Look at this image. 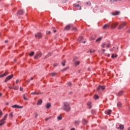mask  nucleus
I'll return each instance as SVG.
<instances>
[{"mask_svg": "<svg viewBox=\"0 0 130 130\" xmlns=\"http://www.w3.org/2000/svg\"><path fill=\"white\" fill-rule=\"evenodd\" d=\"M63 109L67 112H68L71 110V107H70V104L68 102L63 103Z\"/></svg>", "mask_w": 130, "mask_h": 130, "instance_id": "1", "label": "nucleus"}, {"mask_svg": "<svg viewBox=\"0 0 130 130\" xmlns=\"http://www.w3.org/2000/svg\"><path fill=\"white\" fill-rule=\"evenodd\" d=\"M8 115H9L8 114H5L3 118L0 120V126L4 125V124L6 123V120H7V118H8Z\"/></svg>", "mask_w": 130, "mask_h": 130, "instance_id": "2", "label": "nucleus"}, {"mask_svg": "<svg viewBox=\"0 0 130 130\" xmlns=\"http://www.w3.org/2000/svg\"><path fill=\"white\" fill-rule=\"evenodd\" d=\"M125 25H126V22H122L121 23L119 26V27H118V29H119V30H120V29H122V28H123L124 26H125Z\"/></svg>", "mask_w": 130, "mask_h": 130, "instance_id": "3", "label": "nucleus"}, {"mask_svg": "<svg viewBox=\"0 0 130 130\" xmlns=\"http://www.w3.org/2000/svg\"><path fill=\"white\" fill-rule=\"evenodd\" d=\"M13 78H14V75H11L8 76L5 80V82L7 83V82H8V81H10V80H11V79H13Z\"/></svg>", "mask_w": 130, "mask_h": 130, "instance_id": "4", "label": "nucleus"}, {"mask_svg": "<svg viewBox=\"0 0 130 130\" xmlns=\"http://www.w3.org/2000/svg\"><path fill=\"white\" fill-rule=\"evenodd\" d=\"M117 25H118V22H115V23L112 24L111 26V29H114L115 28H116Z\"/></svg>", "mask_w": 130, "mask_h": 130, "instance_id": "5", "label": "nucleus"}, {"mask_svg": "<svg viewBox=\"0 0 130 130\" xmlns=\"http://www.w3.org/2000/svg\"><path fill=\"white\" fill-rule=\"evenodd\" d=\"M36 38H38L39 39L42 37V34L40 32H38L37 34L35 35Z\"/></svg>", "mask_w": 130, "mask_h": 130, "instance_id": "6", "label": "nucleus"}, {"mask_svg": "<svg viewBox=\"0 0 130 130\" xmlns=\"http://www.w3.org/2000/svg\"><path fill=\"white\" fill-rule=\"evenodd\" d=\"M42 55V54H41V53H37L35 56V59H37V58H38V57H41Z\"/></svg>", "mask_w": 130, "mask_h": 130, "instance_id": "7", "label": "nucleus"}, {"mask_svg": "<svg viewBox=\"0 0 130 130\" xmlns=\"http://www.w3.org/2000/svg\"><path fill=\"white\" fill-rule=\"evenodd\" d=\"M105 86H99L98 88H97V91H99V90H105Z\"/></svg>", "mask_w": 130, "mask_h": 130, "instance_id": "8", "label": "nucleus"}, {"mask_svg": "<svg viewBox=\"0 0 130 130\" xmlns=\"http://www.w3.org/2000/svg\"><path fill=\"white\" fill-rule=\"evenodd\" d=\"M119 14H120V12L117 11H115V12H113L112 13L113 16H117V15H119Z\"/></svg>", "mask_w": 130, "mask_h": 130, "instance_id": "9", "label": "nucleus"}, {"mask_svg": "<svg viewBox=\"0 0 130 130\" xmlns=\"http://www.w3.org/2000/svg\"><path fill=\"white\" fill-rule=\"evenodd\" d=\"M12 108H20L22 109L23 108V106H19L17 105H14L12 106Z\"/></svg>", "mask_w": 130, "mask_h": 130, "instance_id": "10", "label": "nucleus"}, {"mask_svg": "<svg viewBox=\"0 0 130 130\" xmlns=\"http://www.w3.org/2000/svg\"><path fill=\"white\" fill-rule=\"evenodd\" d=\"M50 107H51V104H50V103H47L46 105V108H47V109H49Z\"/></svg>", "mask_w": 130, "mask_h": 130, "instance_id": "11", "label": "nucleus"}, {"mask_svg": "<svg viewBox=\"0 0 130 130\" xmlns=\"http://www.w3.org/2000/svg\"><path fill=\"white\" fill-rule=\"evenodd\" d=\"M105 113H106V114H108V115H109V114H111V110H107L105 111Z\"/></svg>", "mask_w": 130, "mask_h": 130, "instance_id": "12", "label": "nucleus"}, {"mask_svg": "<svg viewBox=\"0 0 130 130\" xmlns=\"http://www.w3.org/2000/svg\"><path fill=\"white\" fill-rule=\"evenodd\" d=\"M17 14L18 15H23V14H24V11L23 10H19L17 12Z\"/></svg>", "mask_w": 130, "mask_h": 130, "instance_id": "13", "label": "nucleus"}, {"mask_svg": "<svg viewBox=\"0 0 130 130\" xmlns=\"http://www.w3.org/2000/svg\"><path fill=\"white\" fill-rule=\"evenodd\" d=\"M74 8H79V10H82V8L81 7V6H80V5L78 4V5H74Z\"/></svg>", "mask_w": 130, "mask_h": 130, "instance_id": "14", "label": "nucleus"}, {"mask_svg": "<svg viewBox=\"0 0 130 130\" xmlns=\"http://www.w3.org/2000/svg\"><path fill=\"white\" fill-rule=\"evenodd\" d=\"M107 44L105 43H103L101 45L102 47H103V48H105V47H107Z\"/></svg>", "mask_w": 130, "mask_h": 130, "instance_id": "15", "label": "nucleus"}, {"mask_svg": "<svg viewBox=\"0 0 130 130\" xmlns=\"http://www.w3.org/2000/svg\"><path fill=\"white\" fill-rule=\"evenodd\" d=\"M8 74V72H5L3 75H0V78H3L4 77H6V76H7Z\"/></svg>", "mask_w": 130, "mask_h": 130, "instance_id": "16", "label": "nucleus"}, {"mask_svg": "<svg viewBox=\"0 0 130 130\" xmlns=\"http://www.w3.org/2000/svg\"><path fill=\"white\" fill-rule=\"evenodd\" d=\"M38 105H41L42 104V100H40L37 103Z\"/></svg>", "mask_w": 130, "mask_h": 130, "instance_id": "17", "label": "nucleus"}, {"mask_svg": "<svg viewBox=\"0 0 130 130\" xmlns=\"http://www.w3.org/2000/svg\"><path fill=\"white\" fill-rule=\"evenodd\" d=\"M118 96H121L122 95H123V91H120L118 93Z\"/></svg>", "mask_w": 130, "mask_h": 130, "instance_id": "18", "label": "nucleus"}, {"mask_svg": "<svg viewBox=\"0 0 130 130\" xmlns=\"http://www.w3.org/2000/svg\"><path fill=\"white\" fill-rule=\"evenodd\" d=\"M71 28V25H67L65 27V30H70Z\"/></svg>", "mask_w": 130, "mask_h": 130, "instance_id": "19", "label": "nucleus"}, {"mask_svg": "<svg viewBox=\"0 0 130 130\" xmlns=\"http://www.w3.org/2000/svg\"><path fill=\"white\" fill-rule=\"evenodd\" d=\"M101 40H102V37H100L96 40V42H99V41H101Z\"/></svg>", "mask_w": 130, "mask_h": 130, "instance_id": "20", "label": "nucleus"}, {"mask_svg": "<svg viewBox=\"0 0 130 130\" xmlns=\"http://www.w3.org/2000/svg\"><path fill=\"white\" fill-rule=\"evenodd\" d=\"M104 29H106V28H109V25L108 24H105L104 26H103Z\"/></svg>", "mask_w": 130, "mask_h": 130, "instance_id": "21", "label": "nucleus"}, {"mask_svg": "<svg viewBox=\"0 0 130 130\" xmlns=\"http://www.w3.org/2000/svg\"><path fill=\"white\" fill-rule=\"evenodd\" d=\"M31 94L32 95H39L40 93L38 92V93H36L35 92H31Z\"/></svg>", "mask_w": 130, "mask_h": 130, "instance_id": "22", "label": "nucleus"}, {"mask_svg": "<svg viewBox=\"0 0 130 130\" xmlns=\"http://www.w3.org/2000/svg\"><path fill=\"white\" fill-rule=\"evenodd\" d=\"M119 128L120 129H123V128H124V126L123 125L120 124L119 125Z\"/></svg>", "mask_w": 130, "mask_h": 130, "instance_id": "23", "label": "nucleus"}, {"mask_svg": "<svg viewBox=\"0 0 130 130\" xmlns=\"http://www.w3.org/2000/svg\"><path fill=\"white\" fill-rule=\"evenodd\" d=\"M87 105L88 106H89V108H92V106H91V102H88L87 103Z\"/></svg>", "mask_w": 130, "mask_h": 130, "instance_id": "24", "label": "nucleus"}, {"mask_svg": "<svg viewBox=\"0 0 130 130\" xmlns=\"http://www.w3.org/2000/svg\"><path fill=\"white\" fill-rule=\"evenodd\" d=\"M94 98L95 100H96V99H98V98H99V96H98V95L97 94H95L94 96Z\"/></svg>", "mask_w": 130, "mask_h": 130, "instance_id": "25", "label": "nucleus"}, {"mask_svg": "<svg viewBox=\"0 0 130 130\" xmlns=\"http://www.w3.org/2000/svg\"><path fill=\"white\" fill-rule=\"evenodd\" d=\"M114 57H117V55L116 54L114 55V54H113L112 55V58H114Z\"/></svg>", "mask_w": 130, "mask_h": 130, "instance_id": "26", "label": "nucleus"}, {"mask_svg": "<svg viewBox=\"0 0 130 130\" xmlns=\"http://www.w3.org/2000/svg\"><path fill=\"white\" fill-rule=\"evenodd\" d=\"M117 106H118V107H119V108L121 107V103H120V102L118 103V104H117Z\"/></svg>", "mask_w": 130, "mask_h": 130, "instance_id": "27", "label": "nucleus"}, {"mask_svg": "<svg viewBox=\"0 0 130 130\" xmlns=\"http://www.w3.org/2000/svg\"><path fill=\"white\" fill-rule=\"evenodd\" d=\"M87 122H88V121L87 120H86V119H83V124H86V123H87Z\"/></svg>", "mask_w": 130, "mask_h": 130, "instance_id": "28", "label": "nucleus"}, {"mask_svg": "<svg viewBox=\"0 0 130 130\" xmlns=\"http://www.w3.org/2000/svg\"><path fill=\"white\" fill-rule=\"evenodd\" d=\"M62 118V117L60 115L57 117V119L58 120H61Z\"/></svg>", "mask_w": 130, "mask_h": 130, "instance_id": "29", "label": "nucleus"}, {"mask_svg": "<svg viewBox=\"0 0 130 130\" xmlns=\"http://www.w3.org/2000/svg\"><path fill=\"white\" fill-rule=\"evenodd\" d=\"M34 55V52H31L29 53V56H33Z\"/></svg>", "mask_w": 130, "mask_h": 130, "instance_id": "30", "label": "nucleus"}, {"mask_svg": "<svg viewBox=\"0 0 130 130\" xmlns=\"http://www.w3.org/2000/svg\"><path fill=\"white\" fill-rule=\"evenodd\" d=\"M89 52L90 53H93V52H95V50H93V49H91V50H90Z\"/></svg>", "mask_w": 130, "mask_h": 130, "instance_id": "31", "label": "nucleus"}, {"mask_svg": "<svg viewBox=\"0 0 130 130\" xmlns=\"http://www.w3.org/2000/svg\"><path fill=\"white\" fill-rule=\"evenodd\" d=\"M9 117H13V112H12L10 114H9Z\"/></svg>", "mask_w": 130, "mask_h": 130, "instance_id": "32", "label": "nucleus"}, {"mask_svg": "<svg viewBox=\"0 0 130 130\" xmlns=\"http://www.w3.org/2000/svg\"><path fill=\"white\" fill-rule=\"evenodd\" d=\"M75 124H79L80 123V121H75Z\"/></svg>", "mask_w": 130, "mask_h": 130, "instance_id": "33", "label": "nucleus"}, {"mask_svg": "<svg viewBox=\"0 0 130 130\" xmlns=\"http://www.w3.org/2000/svg\"><path fill=\"white\" fill-rule=\"evenodd\" d=\"M87 6H91V2L90 1L86 3Z\"/></svg>", "mask_w": 130, "mask_h": 130, "instance_id": "34", "label": "nucleus"}, {"mask_svg": "<svg viewBox=\"0 0 130 130\" xmlns=\"http://www.w3.org/2000/svg\"><path fill=\"white\" fill-rule=\"evenodd\" d=\"M62 66L64 67L66 66V60H64L63 62H62Z\"/></svg>", "mask_w": 130, "mask_h": 130, "instance_id": "35", "label": "nucleus"}, {"mask_svg": "<svg viewBox=\"0 0 130 130\" xmlns=\"http://www.w3.org/2000/svg\"><path fill=\"white\" fill-rule=\"evenodd\" d=\"M34 78H33V77H31L30 78V80H27L26 82H27V83H29L30 81H31V80H33Z\"/></svg>", "mask_w": 130, "mask_h": 130, "instance_id": "36", "label": "nucleus"}, {"mask_svg": "<svg viewBox=\"0 0 130 130\" xmlns=\"http://www.w3.org/2000/svg\"><path fill=\"white\" fill-rule=\"evenodd\" d=\"M76 66H79L80 64V61H77L75 63Z\"/></svg>", "mask_w": 130, "mask_h": 130, "instance_id": "37", "label": "nucleus"}, {"mask_svg": "<svg viewBox=\"0 0 130 130\" xmlns=\"http://www.w3.org/2000/svg\"><path fill=\"white\" fill-rule=\"evenodd\" d=\"M51 75H52V77H54L55 76V75H56V73H51Z\"/></svg>", "mask_w": 130, "mask_h": 130, "instance_id": "38", "label": "nucleus"}, {"mask_svg": "<svg viewBox=\"0 0 130 130\" xmlns=\"http://www.w3.org/2000/svg\"><path fill=\"white\" fill-rule=\"evenodd\" d=\"M0 116H3V111H2V110H0Z\"/></svg>", "mask_w": 130, "mask_h": 130, "instance_id": "39", "label": "nucleus"}, {"mask_svg": "<svg viewBox=\"0 0 130 130\" xmlns=\"http://www.w3.org/2000/svg\"><path fill=\"white\" fill-rule=\"evenodd\" d=\"M107 47H110V44H109V43H108V44H107V46H106Z\"/></svg>", "mask_w": 130, "mask_h": 130, "instance_id": "40", "label": "nucleus"}, {"mask_svg": "<svg viewBox=\"0 0 130 130\" xmlns=\"http://www.w3.org/2000/svg\"><path fill=\"white\" fill-rule=\"evenodd\" d=\"M23 99H24V100H28V99H27V98L25 96V95H23Z\"/></svg>", "mask_w": 130, "mask_h": 130, "instance_id": "41", "label": "nucleus"}, {"mask_svg": "<svg viewBox=\"0 0 130 130\" xmlns=\"http://www.w3.org/2000/svg\"><path fill=\"white\" fill-rule=\"evenodd\" d=\"M18 89H19V88L18 87H15L13 88L14 90H18Z\"/></svg>", "mask_w": 130, "mask_h": 130, "instance_id": "42", "label": "nucleus"}, {"mask_svg": "<svg viewBox=\"0 0 130 130\" xmlns=\"http://www.w3.org/2000/svg\"><path fill=\"white\" fill-rule=\"evenodd\" d=\"M68 86H71L72 83L71 82H68Z\"/></svg>", "mask_w": 130, "mask_h": 130, "instance_id": "43", "label": "nucleus"}, {"mask_svg": "<svg viewBox=\"0 0 130 130\" xmlns=\"http://www.w3.org/2000/svg\"><path fill=\"white\" fill-rule=\"evenodd\" d=\"M8 88H9V89H14L13 87H12V86H9Z\"/></svg>", "mask_w": 130, "mask_h": 130, "instance_id": "44", "label": "nucleus"}, {"mask_svg": "<svg viewBox=\"0 0 130 130\" xmlns=\"http://www.w3.org/2000/svg\"><path fill=\"white\" fill-rule=\"evenodd\" d=\"M18 83H19V80H17L16 81V84H18Z\"/></svg>", "mask_w": 130, "mask_h": 130, "instance_id": "45", "label": "nucleus"}, {"mask_svg": "<svg viewBox=\"0 0 130 130\" xmlns=\"http://www.w3.org/2000/svg\"><path fill=\"white\" fill-rule=\"evenodd\" d=\"M51 32L50 31H49L48 32H47V34H50Z\"/></svg>", "mask_w": 130, "mask_h": 130, "instance_id": "46", "label": "nucleus"}, {"mask_svg": "<svg viewBox=\"0 0 130 130\" xmlns=\"http://www.w3.org/2000/svg\"><path fill=\"white\" fill-rule=\"evenodd\" d=\"M20 91H23V88L22 87H20Z\"/></svg>", "mask_w": 130, "mask_h": 130, "instance_id": "47", "label": "nucleus"}, {"mask_svg": "<svg viewBox=\"0 0 130 130\" xmlns=\"http://www.w3.org/2000/svg\"><path fill=\"white\" fill-rule=\"evenodd\" d=\"M67 70H68V68H65V69H63L62 71H67Z\"/></svg>", "mask_w": 130, "mask_h": 130, "instance_id": "48", "label": "nucleus"}, {"mask_svg": "<svg viewBox=\"0 0 130 130\" xmlns=\"http://www.w3.org/2000/svg\"><path fill=\"white\" fill-rule=\"evenodd\" d=\"M48 119H49V118H46V119H45L46 121H47V120H48Z\"/></svg>", "mask_w": 130, "mask_h": 130, "instance_id": "49", "label": "nucleus"}, {"mask_svg": "<svg viewBox=\"0 0 130 130\" xmlns=\"http://www.w3.org/2000/svg\"><path fill=\"white\" fill-rule=\"evenodd\" d=\"M5 43H8V40H6V41H5Z\"/></svg>", "mask_w": 130, "mask_h": 130, "instance_id": "50", "label": "nucleus"}, {"mask_svg": "<svg viewBox=\"0 0 130 130\" xmlns=\"http://www.w3.org/2000/svg\"><path fill=\"white\" fill-rule=\"evenodd\" d=\"M71 130H75V128H72L71 129Z\"/></svg>", "mask_w": 130, "mask_h": 130, "instance_id": "51", "label": "nucleus"}, {"mask_svg": "<svg viewBox=\"0 0 130 130\" xmlns=\"http://www.w3.org/2000/svg\"><path fill=\"white\" fill-rule=\"evenodd\" d=\"M57 66L56 64H54V67H56Z\"/></svg>", "mask_w": 130, "mask_h": 130, "instance_id": "52", "label": "nucleus"}, {"mask_svg": "<svg viewBox=\"0 0 130 130\" xmlns=\"http://www.w3.org/2000/svg\"><path fill=\"white\" fill-rule=\"evenodd\" d=\"M56 32V30H54V33H55Z\"/></svg>", "mask_w": 130, "mask_h": 130, "instance_id": "53", "label": "nucleus"}, {"mask_svg": "<svg viewBox=\"0 0 130 130\" xmlns=\"http://www.w3.org/2000/svg\"><path fill=\"white\" fill-rule=\"evenodd\" d=\"M117 0H113V2H117Z\"/></svg>", "mask_w": 130, "mask_h": 130, "instance_id": "54", "label": "nucleus"}, {"mask_svg": "<svg viewBox=\"0 0 130 130\" xmlns=\"http://www.w3.org/2000/svg\"><path fill=\"white\" fill-rule=\"evenodd\" d=\"M80 38L82 39V38H83V37H79V39H80Z\"/></svg>", "mask_w": 130, "mask_h": 130, "instance_id": "55", "label": "nucleus"}, {"mask_svg": "<svg viewBox=\"0 0 130 130\" xmlns=\"http://www.w3.org/2000/svg\"><path fill=\"white\" fill-rule=\"evenodd\" d=\"M74 30H77V28H74Z\"/></svg>", "mask_w": 130, "mask_h": 130, "instance_id": "56", "label": "nucleus"}, {"mask_svg": "<svg viewBox=\"0 0 130 130\" xmlns=\"http://www.w3.org/2000/svg\"><path fill=\"white\" fill-rule=\"evenodd\" d=\"M2 95H3V94H2L1 93H0V96H2Z\"/></svg>", "mask_w": 130, "mask_h": 130, "instance_id": "57", "label": "nucleus"}, {"mask_svg": "<svg viewBox=\"0 0 130 130\" xmlns=\"http://www.w3.org/2000/svg\"><path fill=\"white\" fill-rule=\"evenodd\" d=\"M37 116H38V115H36V116H35V117H37Z\"/></svg>", "mask_w": 130, "mask_h": 130, "instance_id": "58", "label": "nucleus"}, {"mask_svg": "<svg viewBox=\"0 0 130 130\" xmlns=\"http://www.w3.org/2000/svg\"><path fill=\"white\" fill-rule=\"evenodd\" d=\"M128 130H130V127H129V128H128Z\"/></svg>", "mask_w": 130, "mask_h": 130, "instance_id": "59", "label": "nucleus"}, {"mask_svg": "<svg viewBox=\"0 0 130 130\" xmlns=\"http://www.w3.org/2000/svg\"><path fill=\"white\" fill-rule=\"evenodd\" d=\"M83 43H86V42H83Z\"/></svg>", "mask_w": 130, "mask_h": 130, "instance_id": "60", "label": "nucleus"}, {"mask_svg": "<svg viewBox=\"0 0 130 130\" xmlns=\"http://www.w3.org/2000/svg\"><path fill=\"white\" fill-rule=\"evenodd\" d=\"M103 50V51H105V49H104V50Z\"/></svg>", "mask_w": 130, "mask_h": 130, "instance_id": "61", "label": "nucleus"}, {"mask_svg": "<svg viewBox=\"0 0 130 130\" xmlns=\"http://www.w3.org/2000/svg\"><path fill=\"white\" fill-rule=\"evenodd\" d=\"M8 104H8V103H7V105H8Z\"/></svg>", "mask_w": 130, "mask_h": 130, "instance_id": "62", "label": "nucleus"}, {"mask_svg": "<svg viewBox=\"0 0 130 130\" xmlns=\"http://www.w3.org/2000/svg\"><path fill=\"white\" fill-rule=\"evenodd\" d=\"M78 3H80V2H79V1H78Z\"/></svg>", "mask_w": 130, "mask_h": 130, "instance_id": "63", "label": "nucleus"}, {"mask_svg": "<svg viewBox=\"0 0 130 130\" xmlns=\"http://www.w3.org/2000/svg\"><path fill=\"white\" fill-rule=\"evenodd\" d=\"M65 1H68V0H65Z\"/></svg>", "mask_w": 130, "mask_h": 130, "instance_id": "64", "label": "nucleus"}]
</instances>
